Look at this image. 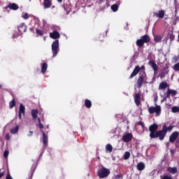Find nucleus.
Returning <instances> with one entry per match:
<instances>
[{"label":"nucleus","mask_w":179,"mask_h":179,"mask_svg":"<svg viewBox=\"0 0 179 179\" xmlns=\"http://www.w3.org/2000/svg\"><path fill=\"white\" fill-rule=\"evenodd\" d=\"M31 15H29L27 13H22V17L24 19V20H27L29 17H30Z\"/></svg>","instance_id":"c756f323"},{"label":"nucleus","mask_w":179,"mask_h":179,"mask_svg":"<svg viewBox=\"0 0 179 179\" xmlns=\"http://www.w3.org/2000/svg\"><path fill=\"white\" fill-rule=\"evenodd\" d=\"M64 10H66V8H65V6H64Z\"/></svg>","instance_id":"e2e57ef3"},{"label":"nucleus","mask_w":179,"mask_h":179,"mask_svg":"<svg viewBox=\"0 0 179 179\" xmlns=\"http://www.w3.org/2000/svg\"><path fill=\"white\" fill-rule=\"evenodd\" d=\"M37 114H38V110L36 109H34L31 110V115H32L33 120L37 119Z\"/></svg>","instance_id":"5701e85b"},{"label":"nucleus","mask_w":179,"mask_h":179,"mask_svg":"<svg viewBox=\"0 0 179 179\" xmlns=\"http://www.w3.org/2000/svg\"><path fill=\"white\" fill-rule=\"evenodd\" d=\"M148 78L146 77V73L145 71H141L139 73V77L137 80V87L138 89H141L142 86H143V83L146 85L148 83V81H146Z\"/></svg>","instance_id":"f257e3e1"},{"label":"nucleus","mask_w":179,"mask_h":179,"mask_svg":"<svg viewBox=\"0 0 179 179\" xmlns=\"http://www.w3.org/2000/svg\"><path fill=\"white\" fill-rule=\"evenodd\" d=\"M18 117L19 120H22V113H19Z\"/></svg>","instance_id":"8fccbe9b"},{"label":"nucleus","mask_w":179,"mask_h":179,"mask_svg":"<svg viewBox=\"0 0 179 179\" xmlns=\"http://www.w3.org/2000/svg\"><path fill=\"white\" fill-rule=\"evenodd\" d=\"M137 169L139 171H142V170L145 169V164L143 162H140L137 164Z\"/></svg>","instance_id":"aec40b11"},{"label":"nucleus","mask_w":179,"mask_h":179,"mask_svg":"<svg viewBox=\"0 0 179 179\" xmlns=\"http://www.w3.org/2000/svg\"><path fill=\"white\" fill-rule=\"evenodd\" d=\"M6 139L7 141H9V136H8V135H6Z\"/></svg>","instance_id":"864d4df0"},{"label":"nucleus","mask_w":179,"mask_h":179,"mask_svg":"<svg viewBox=\"0 0 179 179\" xmlns=\"http://www.w3.org/2000/svg\"><path fill=\"white\" fill-rule=\"evenodd\" d=\"M132 134L131 133H127V134H123L122 136V141L123 142H130V141H132Z\"/></svg>","instance_id":"9d476101"},{"label":"nucleus","mask_w":179,"mask_h":179,"mask_svg":"<svg viewBox=\"0 0 179 179\" xmlns=\"http://www.w3.org/2000/svg\"><path fill=\"white\" fill-rule=\"evenodd\" d=\"M25 108L24 106H23L22 103H20V108H19V113L21 114H24Z\"/></svg>","instance_id":"c85d7f7f"},{"label":"nucleus","mask_w":179,"mask_h":179,"mask_svg":"<svg viewBox=\"0 0 179 179\" xmlns=\"http://www.w3.org/2000/svg\"><path fill=\"white\" fill-rule=\"evenodd\" d=\"M58 2H62V0H57Z\"/></svg>","instance_id":"bf43d9fd"},{"label":"nucleus","mask_w":179,"mask_h":179,"mask_svg":"<svg viewBox=\"0 0 179 179\" xmlns=\"http://www.w3.org/2000/svg\"><path fill=\"white\" fill-rule=\"evenodd\" d=\"M145 44V42L142 41L141 39H138L136 41V45H138L140 48L141 47H143V45Z\"/></svg>","instance_id":"bb28decb"},{"label":"nucleus","mask_w":179,"mask_h":179,"mask_svg":"<svg viewBox=\"0 0 179 179\" xmlns=\"http://www.w3.org/2000/svg\"><path fill=\"white\" fill-rule=\"evenodd\" d=\"M38 124H41V120H40V117H38Z\"/></svg>","instance_id":"5fc2aeb1"},{"label":"nucleus","mask_w":179,"mask_h":179,"mask_svg":"<svg viewBox=\"0 0 179 179\" xmlns=\"http://www.w3.org/2000/svg\"><path fill=\"white\" fill-rule=\"evenodd\" d=\"M38 127L40 128V129H43V128H44V125H43V124L40 123L38 124Z\"/></svg>","instance_id":"a18cd8bd"},{"label":"nucleus","mask_w":179,"mask_h":179,"mask_svg":"<svg viewBox=\"0 0 179 179\" xmlns=\"http://www.w3.org/2000/svg\"><path fill=\"white\" fill-rule=\"evenodd\" d=\"M173 70L174 71H179V62L176 64L174 66H173Z\"/></svg>","instance_id":"4c0bfd02"},{"label":"nucleus","mask_w":179,"mask_h":179,"mask_svg":"<svg viewBox=\"0 0 179 179\" xmlns=\"http://www.w3.org/2000/svg\"><path fill=\"white\" fill-rule=\"evenodd\" d=\"M157 17H159V19H163L164 17V10H161L157 13L155 14Z\"/></svg>","instance_id":"6ab92c4d"},{"label":"nucleus","mask_w":179,"mask_h":179,"mask_svg":"<svg viewBox=\"0 0 179 179\" xmlns=\"http://www.w3.org/2000/svg\"><path fill=\"white\" fill-rule=\"evenodd\" d=\"M157 129H159V125H157L156 123L150 126L149 127V131L150 132V138H151V139H153L155 135L156 134Z\"/></svg>","instance_id":"0eeeda50"},{"label":"nucleus","mask_w":179,"mask_h":179,"mask_svg":"<svg viewBox=\"0 0 179 179\" xmlns=\"http://www.w3.org/2000/svg\"><path fill=\"white\" fill-rule=\"evenodd\" d=\"M138 125H141V126L143 127V123L139 122V123H138Z\"/></svg>","instance_id":"6e6d98bb"},{"label":"nucleus","mask_w":179,"mask_h":179,"mask_svg":"<svg viewBox=\"0 0 179 179\" xmlns=\"http://www.w3.org/2000/svg\"><path fill=\"white\" fill-rule=\"evenodd\" d=\"M166 148H169V146H170V143H169V142L166 143Z\"/></svg>","instance_id":"603ef678"},{"label":"nucleus","mask_w":179,"mask_h":179,"mask_svg":"<svg viewBox=\"0 0 179 179\" xmlns=\"http://www.w3.org/2000/svg\"><path fill=\"white\" fill-rule=\"evenodd\" d=\"M173 128H174V127H173V125H170L169 127H166V132L167 131H171L173 129Z\"/></svg>","instance_id":"a19ab883"},{"label":"nucleus","mask_w":179,"mask_h":179,"mask_svg":"<svg viewBox=\"0 0 179 179\" xmlns=\"http://www.w3.org/2000/svg\"><path fill=\"white\" fill-rule=\"evenodd\" d=\"M167 134V125L163 124L162 129L155 131L153 138H159L160 141L164 139V136Z\"/></svg>","instance_id":"f03ea898"},{"label":"nucleus","mask_w":179,"mask_h":179,"mask_svg":"<svg viewBox=\"0 0 179 179\" xmlns=\"http://www.w3.org/2000/svg\"><path fill=\"white\" fill-rule=\"evenodd\" d=\"M140 39H141L144 42V43H149V41H150V38H149V36L148 35H144L141 36Z\"/></svg>","instance_id":"412c9836"},{"label":"nucleus","mask_w":179,"mask_h":179,"mask_svg":"<svg viewBox=\"0 0 179 179\" xmlns=\"http://www.w3.org/2000/svg\"><path fill=\"white\" fill-rule=\"evenodd\" d=\"M40 156L41 157V154L40 155Z\"/></svg>","instance_id":"774afa93"},{"label":"nucleus","mask_w":179,"mask_h":179,"mask_svg":"<svg viewBox=\"0 0 179 179\" xmlns=\"http://www.w3.org/2000/svg\"><path fill=\"white\" fill-rule=\"evenodd\" d=\"M1 87H2V84H0V89H1Z\"/></svg>","instance_id":"680f3d73"},{"label":"nucleus","mask_w":179,"mask_h":179,"mask_svg":"<svg viewBox=\"0 0 179 179\" xmlns=\"http://www.w3.org/2000/svg\"><path fill=\"white\" fill-rule=\"evenodd\" d=\"M34 170H36V166L33 165L31 167V171L34 172Z\"/></svg>","instance_id":"49530a36"},{"label":"nucleus","mask_w":179,"mask_h":179,"mask_svg":"<svg viewBox=\"0 0 179 179\" xmlns=\"http://www.w3.org/2000/svg\"><path fill=\"white\" fill-rule=\"evenodd\" d=\"M48 68V65L47 63H43L41 65V73H45L47 72V69Z\"/></svg>","instance_id":"a211bd4d"},{"label":"nucleus","mask_w":179,"mask_h":179,"mask_svg":"<svg viewBox=\"0 0 179 179\" xmlns=\"http://www.w3.org/2000/svg\"><path fill=\"white\" fill-rule=\"evenodd\" d=\"M155 107L154 106H151L148 108V112L150 113V114H155V113H156V115L157 117H159L160 115V114L162 113V107L159 105H157L155 103Z\"/></svg>","instance_id":"39448f33"},{"label":"nucleus","mask_w":179,"mask_h":179,"mask_svg":"<svg viewBox=\"0 0 179 179\" xmlns=\"http://www.w3.org/2000/svg\"><path fill=\"white\" fill-rule=\"evenodd\" d=\"M2 177H3V173L0 172V178H2Z\"/></svg>","instance_id":"3c124183"},{"label":"nucleus","mask_w":179,"mask_h":179,"mask_svg":"<svg viewBox=\"0 0 179 179\" xmlns=\"http://www.w3.org/2000/svg\"><path fill=\"white\" fill-rule=\"evenodd\" d=\"M36 34H38V36H43V31H41L38 29H36Z\"/></svg>","instance_id":"e433bc0d"},{"label":"nucleus","mask_w":179,"mask_h":179,"mask_svg":"<svg viewBox=\"0 0 179 179\" xmlns=\"http://www.w3.org/2000/svg\"><path fill=\"white\" fill-rule=\"evenodd\" d=\"M134 102L136 104V106H139V104H141V95L139 94H135Z\"/></svg>","instance_id":"ddd939ff"},{"label":"nucleus","mask_w":179,"mask_h":179,"mask_svg":"<svg viewBox=\"0 0 179 179\" xmlns=\"http://www.w3.org/2000/svg\"><path fill=\"white\" fill-rule=\"evenodd\" d=\"M41 132L43 134V143H44L45 146H47V143H48V138H47V135L44 131L41 130Z\"/></svg>","instance_id":"dca6fc26"},{"label":"nucleus","mask_w":179,"mask_h":179,"mask_svg":"<svg viewBox=\"0 0 179 179\" xmlns=\"http://www.w3.org/2000/svg\"><path fill=\"white\" fill-rule=\"evenodd\" d=\"M174 59L176 62H177V61H178V57H175Z\"/></svg>","instance_id":"4d7b16f0"},{"label":"nucleus","mask_w":179,"mask_h":179,"mask_svg":"<svg viewBox=\"0 0 179 179\" xmlns=\"http://www.w3.org/2000/svg\"><path fill=\"white\" fill-rule=\"evenodd\" d=\"M169 97H170V94H169V92H165L164 94V96H162L161 103H164V101H166V100H167V99H169Z\"/></svg>","instance_id":"4be33fe9"},{"label":"nucleus","mask_w":179,"mask_h":179,"mask_svg":"<svg viewBox=\"0 0 179 179\" xmlns=\"http://www.w3.org/2000/svg\"><path fill=\"white\" fill-rule=\"evenodd\" d=\"M51 1L50 0H44L43 1V6H44V9H48L49 8H51Z\"/></svg>","instance_id":"4468645a"},{"label":"nucleus","mask_w":179,"mask_h":179,"mask_svg":"<svg viewBox=\"0 0 179 179\" xmlns=\"http://www.w3.org/2000/svg\"><path fill=\"white\" fill-rule=\"evenodd\" d=\"M111 10H113V12H117V10H118V6L117 4H113L111 6Z\"/></svg>","instance_id":"72a5a7b5"},{"label":"nucleus","mask_w":179,"mask_h":179,"mask_svg":"<svg viewBox=\"0 0 179 179\" xmlns=\"http://www.w3.org/2000/svg\"><path fill=\"white\" fill-rule=\"evenodd\" d=\"M103 2V0H99V3H101Z\"/></svg>","instance_id":"13d9d810"},{"label":"nucleus","mask_w":179,"mask_h":179,"mask_svg":"<svg viewBox=\"0 0 179 179\" xmlns=\"http://www.w3.org/2000/svg\"><path fill=\"white\" fill-rule=\"evenodd\" d=\"M167 87H169V84H167L166 82H162L159 84V90H164V89H167Z\"/></svg>","instance_id":"f8f14e48"},{"label":"nucleus","mask_w":179,"mask_h":179,"mask_svg":"<svg viewBox=\"0 0 179 179\" xmlns=\"http://www.w3.org/2000/svg\"><path fill=\"white\" fill-rule=\"evenodd\" d=\"M59 52V41L55 40L52 44V53L53 54L52 58H55Z\"/></svg>","instance_id":"7ed1b4c3"},{"label":"nucleus","mask_w":179,"mask_h":179,"mask_svg":"<svg viewBox=\"0 0 179 179\" xmlns=\"http://www.w3.org/2000/svg\"><path fill=\"white\" fill-rule=\"evenodd\" d=\"M85 106L87 108H90L92 107V101L89 99H85Z\"/></svg>","instance_id":"a878e982"},{"label":"nucleus","mask_w":179,"mask_h":179,"mask_svg":"<svg viewBox=\"0 0 179 179\" xmlns=\"http://www.w3.org/2000/svg\"><path fill=\"white\" fill-rule=\"evenodd\" d=\"M27 29H26V25L24 24V23H22L19 25L18 27V32L19 34H15L14 35H13V38H16V37H19V36H22V34H23V33H24V31H26Z\"/></svg>","instance_id":"423d86ee"},{"label":"nucleus","mask_w":179,"mask_h":179,"mask_svg":"<svg viewBox=\"0 0 179 179\" xmlns=\"http://www.w3.org/2000/svg\"><path fill=\"white\" fill-rule=\"evenodd\" d=\"M6 179H13V178H12V176H10V175H8L6 177Z\"/></svg>","instance_id":"09e8293b"},{"label":"nucleus","mask_w":179,"mask_h":179,"mask_svg":"<svg viewBox=\"0 0 179 179\" xmlns=\"http://www.w3.org/2000/svg\"><path fill=\"white\" fill-rule=\"evenodd\" d=\"M172 113H178L179 112V107L178 106H173L171 108Z\"/></svg>","instance_id":"c9c22d12"},{"label":"nucleus","mask_w":179,"mask_h":179,"mask_svg":"<svg viewBox=\"0 0 179 179\" xmlns=\"http://www.w3.org/2000/svg\"><path fill=\"white\" fill-rule=\"evenodd\" d=\"M47 128H49V126H48V125L47 126Z\"/></svg>","instance_id":"69168bd1"},{"label":"nucleus","mask_w":179,"mask_h":179,"mask_svg":"<svg viewBox=\"0 0 179 179\" xmlns=\"http://www.w3.org/2000/svg\"><path fill=\"white\" fill-rule=\"evenodd\" d=\"M97 174L99 178H107V176H110V169L103 166L97 171Z\"/></svg>","instance_id":"20e7f679"},{"label":"nucleus","mask_w":179,"mask_h":179,"mask_svg":"<svg viewBox=\"0 0 179 179\" xmlns=\"http://www.w3.org/2000/svg\"><path fill=\"white\" fill-rule=\"evenodd\" d=\"M154 101H155V103H157V95H156V96L155 97Z\"/></svg>","instance_id":"de8ad7c7"},{"label":"nucleus","mask_w":179,"mask_h":179,"mask_svg":"<svg viewBox=\"0 0 179 179\" xmlns=\"http://www.w3.org/2000/svg\"><path fill=\"white\" fill-rule=\"evenodd\" d=\"M15 106H16V102L15 101V99H13V101H11L9 103V108H13V107H15Z\"/></svg>","instance_id":"f704fd0d"},{"label":"nucleus","mask_w":179,"mask_h":179,"mask_svg":"<svg viewBox=\"0 0 179 179\" xmlns=\"http://www.w3.org/2000/svg\"><path fill=\"white\" fill-rule=\"evenodd\" d=\"M44 40H45V38H44Z\"/></svg>","instance_id":"338daca9"},{"label":"nucleus","mask_w":179,"mask_h":179,"mask_svg":"<svg viewBox=\"0 0 179 179\" xmlns=\"http://www.w3.org/2000/svg\"><path fill=\"white\" fill-rule=\"evenodd\" d=\"M162 179H171V177L169 176H164Z\"/></svg>","instance_id":"37998d69"},{"label":"nucleus","mask_w":179,"mask_h":179,"mask_svg":"<svg viewBox=\"0 0 179 179\" xmlns=\"http://www.w3.org/2000/svg\"><path fill=\"white\" fill-rule=\"evenodd\" d=\"M8 8H9V9H12L13 10H17V9H19V6L15 3H9Z\"/></svg>","instance_id":"2eb2a0df"},{"label":"nucleus","mask_w":179,"mask_h":179,"mask_svg":"<svg viewBox=\"0 0 179 179\" xmlns=\"http://www.w3.org/2000/svg\"><path fill=\"white\" fill-rule=\"evenodd\" d=\"M168 171L171 173V174H176L177 173V168H168Z\"/></svg>","instance_id":"cd10ccee"},{"label":"nucleus","mask_w":179,"mask_h":179,"mask_svg":"<svg viewBox=\"0 0 179 179\" xmlns=\"http://www.w3.org/2000/svg\"><path fill=\"white\" fill-rule=\"evenodd\" d=\"M174 38H176V36H174V34H171L170 36H169V40H170V41H173V40H174Z\"/></svg>","instance_id":"ea45409f"},{"label":"nucleus","mask_w":179,"mask_h":179,"mask_svg":"<svg viewBox=\"0 0 179 179\" xmlns=\"http://www.w3.org/2000/svg\"><path fill=\"white\" fill-rule=\"evenodd\" d=\"M50 37L54 40H57V38H59L60 37L59 32L54 31L53 32L50 33Z\"/></svg>","instance_id":"9b49d317"},{"label":"nucleus","mask_w":179,"mask_h":179,"mask_svg":"<svg viewBox=\"0 0 179 179\" xmlns=\"http://www.w3.org/2000/svg\"><path fill=\"white\" fill-rule=\"evenodd\" d=\"M66 15H69V12L66 11Z\"/></svg>","instance_id":"052dcab7"},{"label":"nucleus","mask_w":179,"mask_h":179,"mask_svg":"<svg viewBox=\"0 0 179 179\" xmlns=\"http://www.w3.org/2000/svg\"><path fill=\"white\" fill-rule=\"evenodd\" d=\"M149 65L152 68V69H154V71L156 72L157 71V64H156V62L150 60L148 62Z\"/></svg>","instance_id":"f3484780"},{"label":"nucleus","mask_w":179,"mask_h":179,"mask_svg":"<svg viewBox=\"0 0 179 179\" xmlns=\"http://www.w3.org/2000/svg\"><path fill=\"white\" fill-rule=\"evenodd\" d=\"M144 69L145 66H141V67H139V66H136L130 76V79L136 76V75L139 73L140 71H143Z\"/></svg>","instance_id":"6e6552de"},{"label":"nucleus","mask_w":179,"mask_h":179,"mask_svg":"<svg viewBox=\"0 0 179 179\" xmlns=\"http://www.w3.org/2000/svg\"><path fill=\"white\" fill-rule=\"evenodd\" d=\"M178 136H179L178 131L173 132L169 136V142H171V143H174V142H176V140L177 139V138H178Z\"/></svg>","instance_id":"1a4fd4ad"},{"label":"nucleus","mask_w":179,"mask_h":179,"mask_svg":"<svg viewBox=\"0 0 179 179\" xmlns=\"http://www.w3.org/2000/svg\"><path fill=\"white\" fill-rule=\"evenodd\" d=\"M11 134L15 135V134H17L19 132V125H16L14 128L10 129Z\"/></svg>","instance_id":"b1692460"},{"label":"nucleus","mask_w":179,"mask_h":179,"mask_svg":"<svg viewBox=\"0 0 179 179\" xmlns=\"http://www.w3.org/2000/svg\"><path fill=\"white\" fill-rule=\"evenodd\" d=\"M178 41H179V35H178Z\"/></svg>","instance_id":"0e129e2a"},{"label":"nucleus","mask_w":179,"mask_h":179,"mask_svg":"<svg viewBox=\"0 0 179 179\" xmlns=\"http://www.w3.org/2000/svg\"><path fill=\"white\" fill-rule=\"evenodd\" d=\"M106 150L107 152H113V145H111V144H107L106 146Z\"/></svg>","instance_id":"7c9ffc66"},{"label":"nucleus","mask_w":179,"mask_h":179,"mask_svg":"<svg viewBox=\"0 0 179 179\" xmlns=\"http://www.w3.org/2000/svg\"><path fill=\"white\" fill-rule=\"evenodd\" d=\"M154 41L155 43H160L162 42V36H155L154 38Z\"/></svg>","instance_id":"2f4dec72"},{"label":"nucleus","mask_w":179,"mask_h":179,"mask_svg":"<svg viewBox=\"0 0 179 179\" xmlns=\"http://www.w3.org/2000/svg\"><path fill=\"white\" fill-rule=\"evenodd\" d=\"M8 156H9V151H8V150L4 151L3 157H5V159H6Z\"/></svg>","instance_id":"58836bf2"},{"label":"nucleus","mask_w":179,"mask_h":179,"mask_svg":"<svg viewBox=\"0 0 179 179\" xmlns=\"http://www.w3.org/2000/svg\"><path fill=\"white\" fill-rule=\"evenodd\" d=\"M167 92L169 93V94H172V96H177V90H171V89H168Z\"/></svg>","instance_id":"393cba45"},{"label":"nucleus","mask_w":179,"mask_h":179,"mask_svg":"<svg viewBox=\"0 0 179 179\" xmlns=\"http://www.w3.org/2000/svg\"><path fill=\"white\" fill-rule=\"evenodd\" d=\"M27 136H33V131H29Z\"/></svg>","instance_id":"c03bdc74"},{"label":"nucleus","mask_w":179,"mask_h":179,"mask_svg":"<svg viewBox=\"0 0 179 179\" xmlns=\"http://www.w3.org/2000/svg\"><path fill=\"white\" fill-rule=\"evenodd\" d=\"M131 156V153L129 152H125L124 154V160H128Z\"/></svg>","instance_id":"473e14b6"},{"label":"nucleus","mask_w":179,"mask_h":179,"mask_svg":"<svg viewBox=\"0 0 179 179\" xmlns=\"http://www.w3.org/2000/svg\"><path fill=\"white\" fill-rule=\"evenodd\" d=\"M115 179L122 178V175H121V174L116 175V176H115Z\"/></svg>","instance_id":"79ce46f5"}]
</instances>
